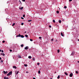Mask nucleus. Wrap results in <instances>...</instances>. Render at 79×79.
<instances>
[{"mask_svg":"<svg viewBox=\"0 0 79 79\" xmlns=\"http://www.w3.org/2000/svg\"><path fill=\"white\" fill-rule=\"evenodd\" d=\"M30 41H32V40H32V39H30Z\"/></svg>","mask_w":79,"mask_h":79,"instance_id":"34","label":"nucleus"},{"mask_svg":"<svg viewBox=\"0 0 79 79\" xmlns=\"http://www.w3.org/2000/svg\"><path fill=\"white\" fill-rule=\"evenodd\" d=\"M21 19H24V18H23V17H21Z\"/></svg>","mask_w":79,"mask_h":79,"instance_id":"37","label":"nucleus"},{"mask_svg":"<svg viewBox=\"0 0 79 79\" xmlns=\"http://www.w3.org/2000/svg\"><path fill=\"white\" fill-rule=\"evenodd\" d=\"M59 23H61V21L59 20Z\"/></svg>","mask_w":79,"mask_h":79,"instance_id":"19","label":"nucleus"},{"mask_svg":"<svg viewBox=\"0 0 79 79\" xmlns=\"http://www.w3.org/2000/svg\"><path fill=\"white\" fill-rule=\"evenodd\" d=\"M19 58H21V56H19Z\"/></svg>","mask_w":79,"mask_h":79,"instance_id":"32","label":"nucleus"},{"mask_svg":"<svg viewBox=\"0 0 79 79\" xmlns=\"http://www.w3.org/2000/svg\"><path fill=\"white\" fill-rule=\"evenodd\" d=\"M23 7H19V9L20 10H23Z\"/></svg>","mask_w":79,"mask_h":79,"instance_id":"6","label":"nucleus"},{"mask_svg":"<svg viewBox=\"0 0 79 79\" xmlns=\"http://www.w3.org/2000/svg\"><path fill=\"white\" fill-rule=\"evenodd\" d=\"M53 23H55V20H53Z\"/></svg>","mask_w":79,"mask_h":79,"instance_id":"26","label":"nucleus"},{"mask_svg":"<svg viewBox=\"0 0 79 79\" xmlns=\"http://www.w3.org/2000/svg\"><path fill=\"white\" fill-rule=\"evenodd\" d=\"M67 8V7L66 6H64V8Z\"/></svg>","mask_w":79,"mask_h":79,"instance_id":"29","label":"nucleus"},{"mask_svg":"<svg viewBox=\"0 0 79 79\" xmlns=\"http://www.w3.org/2000/svg\"><path fill=\"white\" fill-rule=\"evenodd\" d=\"M3 73L4 74H7V73H8V71H6L5 72V71H3Z\"/></svg>","mask_w":79,"mask_h":79,"instance_id":"4","label":"nucleus"},{"mask_svg":"<svg viewBox=\"0 0 79 79\" xmlns=\"http://www.w3.org/2000/svg\"><path fill=\"white\" fill-rule=\"evenodd\" d=\"M28 22H31V21H32V20H28Z\"/></svg>","mask_w":79,"mask_h":79,"instance_id":"23","label":"nucleus"},{"mask_svg":"<svg viewBox=\"0 0 79 79\" xmlns=\"http://www.w3.org/2000/svg\"><path fill=\"white\" fill-rule=\"evenodd\" d=\"M61 35H62V36H64V35L63 34V33L62 32L61 33Z\"/></svg>","mask_w":79,"mask_h":79,"instance_id":"13","label":"nucleus"},{"mask_svg":"<svg viewBox=\"0 0 79 79\" xmlns=\"http://www.w3.org/2000/svg\"><path fill=\"white\" fill-rule=\"evenodd\" d=\"M11 74H12V72H9L7 74V76H8L9 75H11Z\"/></svg>","mask_w":79,"mask_h":79,"instance_id":"2","label":"nucleus"},{"mask_svg":"<svg viewBox=\"0 0 79 79\" xmlns=\"http://www.w3.org/2000/svg\"><path fill=\"white\" fill-rule=\"evenodd\" d=\"M38 73L40 74V70L38 71Z\"/></svg>","mask_w":79,"mask_h":79,"instance_id":"20","label":"nucleus"},{"mask_svg":"<svg viewBox=\"0 0 79 79\" xmlns=\"http://www.w3.org/2000/svg\"><path fill=\"white\" fill-rule=\"evenodd\" d=\"M3 60H1V62H2V63H3Z\"/></svg>","mask_w":79,"mask_h":79,"instance_id":"39","label":"nucleus"},{"mask_svg":"<svg viewBox=\"0 0 79 79\" xmlns=\"http://www.w3.org/2000/svg\"><path fill=\"white\" fill-rule=\"evenodd\" d=\"M13 68H15V69H16V68H17V67H16V66H13Z\"/></svg>","mask_w":79,"mask_h":79,"instance_id":"9","label":"nucleus"},{"mask_svg":"<svg viewBox=\"0 0 79 79\" xmlns=\"http://www.w3.org/2000/svg\"><path fill=\"white\" fill-rule=\"evenodd\" d=\"M10 52H12V50L10 49Z\"/></svg>","mask_w":79,"mask_h":79,"instance_id":"41","label":"nucleus"},{"mask_svg":"<svg viewBox=\"0 0 79 79\" xmlns=\"http://www.w3.org/2000/svg\"><path fill=\"white\" fill-rule=\"evenodd\" d=\"M56 13H57L58 14V13H59V11H56Z\"/></svg>","mask_w":79,"mask_h":79,"instance_id":"25","label":"nucleus"},{"mask_svg":"<svg viewBox=\"0 0 79 79\" xmlns=\"http://www.w3.org/2000/svg\"><path fill=\"white\" fill-rule=\"evenodd\" d=\"M23 18H24V17H25V15H23Z\"/></svg>","mask_w":79,"mask_h":79,"instance_id":"30","label":"nucleus"},{"mask_svg":"<svg viewBox=\"0 0 79 79\" xmlns=\"http://www.w3.org/2000/svg\"><path fill=\"white\" fill-rule=\"evenodd\" d=\"M15 23H14L13 24H12V26H15Z\"/></svg>","mask_w":79,"mask_h":79,"instance_id":"15","label":"nucleus"},{"mask_svg":"<svg viewBox=\"0 0 79 79\" xmlns=\"http://www.w3.org/2000/svg\"><path fill=\"white\" fill-rule=\"evenodd\" d=\"M49 27L50 28H51V27H52V26L51 25H50V26H49Z\"/></svg>","mask_w":79,"mask_h":79,"instance_id":"28","label":"nucleus"},{"mask_svg":"<svg viewBox=\"0 0 79 79\" xmlns=\"http://www.w3.org/2000/svg\"><path fill=\"white\" fill-rule=\"evenodd\" d=\"M64 74H65L66 75V76H68V73H66V72H65Z\"/></svg>","mask_w":79,"mask_h":79,"instance_id":"16","label":"nucleus"},{"mask_svg":"<svg viewBox=\"0 0 79 79\" xmlns=\"http://www.w3.org/2000/svg\"><path fill=\"white\" fill-rule=\"evenodd\" d=\"M21 47H24V44H22L21 45Z\"/></svg>","mask_w":79,"mask_h":79,"instance_id":"11","label":"nucleus"},{"mask_svg":"<svg viewBox=\"0 0 79 79\" xmlns=\"http://www.w3.org/2000/svg\"><path fill=\"white\" fill-rule=\"evenodd\" d=\"M71 1H72V0H69V2H71Z\"/></svg>","mask_w":79,"mask_h":79,"instance_id":"40","label":"nucleus"},{"mask_svg":"<svg viewBox=\"0 0 79 79\" xmlns=\"http://www.w3.org/2000/svg\"><path fill=\"white\" fill-rule=\"evenodd\" d=\"M76 74H78V72H77V71H76Z\"/></svg>","mask_w":79,"mask_h":79,"instance_id":"22","label":"nucleus"},{"mask_svg":"<svg viewBox=\"0 0 79 79\" xmlns=\"http://www.w3.org/2000/svg\"><path fill=\"white\" fill-rule=\"evenodd\" d=\"M60 75H58L57 77V79H60Z\"/></svg>","mask_w":79,"mask_h":79,"instance_id":"17","label":"nucleus"},{"mask_svg":"<svg viewBox=\"0 0 79 79\" xmlns=\"http://www.w3.org/2000/svg\"><path fill=\"white\" fill-rule=\"evenodd\" d=\"M51 40L52 41H53V39H52Z\"/></svg>","mask_w":79,"mask_h":79,"instance_id":"38","label":"nucleus"},{"mask_svg":"<svg viewBox=\"0 0 79 79\" xmlns=\"http://www.w3.org/2000/svg\"><path fill=\"white\" fill-rule=\"evenodd\" d=\"M25 0H23V2H25Z\"/></svg>","mask_w":79,"mask_h":79,"instance_id":"43","label":"nucleus"},{"mask_svg":"<svg viewBox=\"0 0 79 79\" xmlns=\"http://www.w3.org/2000/svg\"><path fill=\"white\" fill-rule=\"evenodd\" d=\"M25 36L26 37H27H27H28V35H25Z\"/></svg>","mask_w":79,"mask_h":79,"instance_id":"12","label":"nucleus"},{"mask_svg":"<svg viewBox=\"0 0 79 79\" xmlns=\"http://www.w3.org/2000/svg\"><path fill=\"white\" fill-rule=\"evenodd\" d=\"M20 3H21V1H20Z\"/></svg>","mask_w":79,"mask_h":79,"instance_id":"52","label":"nucleus"},{"mask_svg":"<svg viewBox=\"0 0 79 79\" xmlns=\"http://www.w3.org/2000/svg\"><path fill=\"white\" fill-rule=\"evenodd\" d=\"M39 39H42V37H39Z\"/></svg>","mask_w":79,"mask_h":79,"instance_id":"31","label":"nucleus"},{"mask_svg":"<svg viewBox=\"0 0 79 79\" xmlns=\"http://www.w3.org/2000/svg\"><path fill=\"white\" fill-rule=\"evenodd\" d=\"M22 26H23V25H24V23H22L21 24Z\"/></svg>","mask_w":79,"mask_h":79,"instance_id":"24","label":"nucleus"},{"mask_svg":"<svg viewBox=\"0 0 79 79\" xmlns=\"http://www.w3.org/2000/svg\"><path fill=\"white\" fill-rule=\"evenodd\" d=\"M74 54V52H72V53H71V55H73Z\"/></svg>","mask_w":79,"mask_h":79,"instance_id":"8","label":"nucleus"},{"mask_svg":"<svg viewBox=\"0 0 79 79\" xmlns=\"http://www.w3.org/2000/svg\"><path fill=\"white\" fill-rule=\"evenodd\" d=\"M2 53H3V50H2Z\"/></svg>","mask_w":79,"mask_h":79,"instance_id":"36","label":"nucleus"},{"mask_svg":"<svg viewBox=\"0 0 79 79\" xmlns=\"http://www.w3.org/2000/svg\"><path fill=\"white\" fill-rule=\"evenodd\" d=\"M33 79H35V77H33Z\"/></svg>","mask_w":79,"mask_h":79,"instance_id":"45","label":"nucleus"},{"mask_svg":"<svg viewBox=\"0 0 79 79\" xmlns=\"http://www.w3.org/2000/svg\"><path fill=\"white\" fill-rule=\"evenodd\" d=\"M73 73H71L69 75L70 77H73Z\"/></svg>","mask_w":79,"mask_h":79,"instance_id":"3","label":"nucleus"},{"mask_svg":"<svg viewBox=\"0 0 79 79\" xmlns=\"http://www.w3.org/2000/svg\"><path fill=\"white\" fill-rule=\"evenodd\" d=\"M78 63H79V61H77Z\"/></svg>","mask_w":79,"mask_h":79,"instance_id":"50","label":"nucleus"},{"mask_svg":"<svg viewBox=\"0 0 79 79\" xmlns=\"http://www.w3.org/2000/svg\"><path fill=\"white\" fill-rule=\"evenodd\" d=\"M2 55H3V56H5V54L2 53Z\"/></svg>","mask_w":79,"mask_h":79,"instance_id":"21","label":"nucleus"},{"mask_svg":"<svg viewBox=\"0 0 79 79\" xmlns=\"http://www.w3.org/2000/svg\"><path fill=\"white\" fill-rule=\"evenodd\" d=\"M60 52V50H57V53H59Z\"/></svg>","mask_w":79,"mask_h":79,"instance_id":"27","label":"nucleus"},{"mask_svg":"<svg viewBox=\"0 0 79 79\" xmlns=\"http://www.w3.org/2000/svg\"><path fill=\"white\" fill-rule=\"evenodd\" d=\"M25 33H26V31H25Z\"/></svg>","mask_w":79,"mask_h":79,"instance_id":"48","label":"nucleus"},{"mask_svg":"<svg viewBox=\"0 0 79 79\" xmlns=\"http://www.w3.org/2000/svg\"><path fill=\"white\" fill-rule=\"evenodd\" d=\"M29 48V47L27 46L25 48V50H27Z\"/></svg>","mask_w":79,"mask_h":79,"instance_id":"5","label":"nucleus"},{"mask_svg":"<svg viewBox=\"0 0 79 79\" xmlns=\"http://www.w3.org/2000/svg\"><path fill=\"white\" fill-rule=\"evenodd\" d=\"M4 79H9V78H8V77H4Z\"/></svg>","mask_w":79,"mask_h":79,"instance_id":"7","label":"nucleus"},{"mask_svg":"<svg viewBox=\"0 0 79 79\" xmlns=\"http://www.w3.org/2000/svg\"><path fill=\"white\" fill-rule=\"evenodd\" d=\"M24 66L25 67H27V64H24Z\"/></svg>","mask_w":79,"mask_h":79,"instance_id":"14","label":"nucleus"},{"mask_svg":"<svg viewBox=\"0 0 79 79\" xmlns=\"http://www.w3.org/2000/svg\"><path fill=\"white\" fill-rule=\"evenodd\" d=\"M1 51H2V50H1V49H0V52H1Z\"/></svg>","mask_w":79,"mask_h":79,"instance_id":"47","label":"nucleus"},{"mask_svg":"<svg viewBox=\"0 0 79 79\" xmlns=\"http://www.w3.org/2000/svg\"><path fill=\"white\" fill-rule=\"evenodd\" d=\"M16 37H21V38H24V36L23 35H20V34H19V35H17Z\"/></svg>","mask_w":79,"mask_h":79,"instance_id":"1","label":"nucleus"},{"mask_svg":"<svg viewBox=\"0 0 79 79\" xmlns=\"http://www.w3.org/2000/svg\"><path fill=\"white\" fill-rule=\"evenodd\" d=\"M78 41H79V39L78 40Z\"/></svg>","mask_w":79,"mask_h":79,"instance_id":"49","label":"nucleus"},{"mask_svg":"<svg viewBox=\"0 0 79 79\" xmlns=\"http://www.w3.org/2000/svg\"><path fill=\"white\" fill-rule=\"evenodd\" d=\"M37 64V65H39V64H40V63H38Z\"/></svg>","mask_w":79,"mask_h":79,"instance_id":"33","label":"nucleus"},{"mask_svg":"<svg viewBox=\"0 0 79 79\" xmlns=\"http://www.w3.org/2000/svg\"><path fill=\"white\" fill-rule=\"evenodd\" d=\"M28 58L31 59V58H32V57H31V56H28Z\"/></svg>","mask_w":79,"mask_h":79,"instance_id":"10","label":"nucleus"},{"mask_svg":"<svg viewBox=\"0 0 79 79\" xmlns=\"http://www.w3.org/2000/svg\"><path fill=\"white\" fill-rule=\"evenodd\" d=\"M50 79H52V78H51Z\"/></svg>","mask_w":79,"mask_h":79,"instance_id":"51","label":"nucleus"},{"mask_svg":"<svg viewBox=\"0 0 79 79\" xmlns=\"http://www.w3.org/2000/svg\"><path fill=\"white\" fill-rule=\"evenodd\" d=\"M26 73H28V72L27 71V72H26Z\"/></svg>","mask_w":79,"mask_h":79,"instance_id":"46","label":"nucleus"},{"mask_svg":"<svg viewBox=\"0 0 79 79\" xmlns=\"http://www.w3.org/2000/svg\"><path fill=\"white\" fill-rule=\"evenodd\" d=\"M2 60V58L0 57V60Z\"/></svg>","mask_w":79,"mask_h":79,"instance_id":"44","label":"nucleus"},{"mask_svg":"<svg viewBox=\"0 0 79 79\" xmlns=\"http://www.w3.org/2000/svg\"><path fill=\"white\" fill-rule=\"evenodd\" d=\"M5 41H4V40L3 41H2V43H5Z\"/></svg>","mask_w":79,"mask_h":79,"instance_id":"35","label":"nucleus"},{"mask_svg":"<svg viewBox=\"0 0 79 79\" xmlns=\"http://www.w3.org/2000/svg\"><path fill=\"white\" fill-rule=\"evenodd\" d=\"M19 73V71L17 72V73H16V75H17V74H18Z\"/></svg>","mask_w":79,"mask_h":79,"instance_id":"18","label":"nucleus"},{"mask_svg":"<svg viewBox=\"0 0 79 79\" xmlns=\"http://www.w3.org/2000/svg\"><path fill=\"white\" fill-rule=\"evenodd\" d=\"M33 60H35V58H33Z\"/></svg>","mask_w":79,"mask_h":79,"instance_id":"42","label":"nucleus"}]
</instances>
